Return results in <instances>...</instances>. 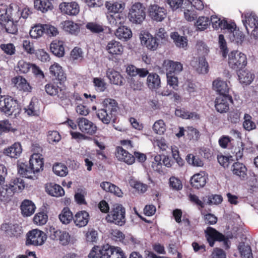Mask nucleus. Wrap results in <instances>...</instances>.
Instances as JSON below:
<instances>
[{"instance_id":"nucleus-10","label":"nucleus","mask_w":258,"mask_h":258,"mask_svg":"<svg viewBox=\"0 0 258 258\" xmlns=\"http://www.w3.org/2000/svg\"><path fill=\"white\" fill-rule=\"evenodd\" d=\"M31 171L34 175L43 170L44 159L42 155L39 153H34L29 159Z\"/></svg>"},{"instance_id":"nucleus-54","label":"nucleus","mask_w":258,"mask_h":258,"mask_svg":"<svg viewBox=\"0 0 258 258\" xmlns=\"http://www.w3.org/2000/svg\"><path fill=\"white\" fill-rule=\"evenodd\" d=\"M256 124L252 120V117L248 114L245 113L244 115L243 122V128L247 131H250L256 128Z\"/></svg>"},{"instance_id":"nucleus-44","label":"nucleus","mask_w":258,"mask_h":258,"mask_svg":"<svg viewBox=\"0 0 258 258\" xmlns=\"http://www.w3.org/2000/svg\"><path fill=\"white\" fill-rule=\"evenodd\" d=\"M105 7L109 12L118 13L124 10L125 4L123 3L107 2L105 4Z\"/></svg>"},{"instance_id":"nucleus-62","label":"nucleus","mask_w":258,"mask_h":258,"mask_svg":"<svg viewBox=\"0 0 258 258\" xmlns=\"http://www.w3.org/2000/svg\"><path fill=\"white\" fill-rule=\"evenodd\" d=\"M71 58L73 60L81 61L83 58V52L80 47H75L71 52Z\"/></svg>"},{"instance_id":"nucleus-14","label":"nucleus","mask_w":258,"mask_h":258,"mask_svg":"<svg viewBox=\"0 0 258 258\" xmlns=\"http://www.w3.org/2000/svg\"><path fill=\"white\" fill-rule=\"evenodd\" d=\"M149 14L153 20L161 22L165 18L167 12L164 8L160 7L157 5H153L149 7Z\"/></svg>"},{"instance_id":"nucleus-56","label":"nucleus","mask_w":258,"mask_h":258,"mask_svg":"<svg viewBox=\"0 0 258 258\" xmlns=\"http://www.w3.org/2000/svg\"><path fill=\"white\" fill-rule=\"evenodd\" d=\"M9 17L11 18L9 9L8 11L7 6L0 3V24L3 25Z\"/></svg>"},{"instance_id":"nucleus-35","label":"nucleus","mask_w":258,"mask_h":258,"mask_svg":"<svg viewBox=\"0 0 258 258\" xmlns=\"http://www.w3.org/2000/svg\"><path fill=\"white\" fill-rule=\"evenodd\" d=\"M106 76L111 83L117 85L123 84L124 79L119 72L113 69H108L106 71Z\"/></svg>"},{"instance_id":"nucleus-41","label":"nucleus","mask_w":258,"mask_h":258,"mask_svg":"<svg viewBox=\"0 0 258 258\" xmlns=\"http://www.w3.org/2000/svg\"><path fill=\"white\" fill-rule=\"evenodd\" d=\"M170 36L177 47L184 49H186L187 40L186 37L180 36L177 32L172 33Z\"/></svg>"},{"instance_id":"nucleus-38","label":"nucleus","mask_w":258,"mask_h":258,"mask_svg":"<svg viewBox=\"0 0 258 258\" xmlns=\"http://www.w3.org/2000/svg\"><path fill=\"white\" fill-rule=\"evenodd\" d=\"M50 49L55 55L58 57H61L64 54L63 42L61 41H53L50 44Z\"/></svg>"},{"instance_id":"nucleus-22","label":"nucleus","mask_w":258,"mask_h":258,"mask_svg":"<svg viewBox=\"0 0 258 258\" xmlns=\"http://www.w3.org/2000/svg\"><path fill=\"white\" fill-rule=\"evenodd\" d=\"M1 229L11 237L19 236L22 233L21 228L17 224L4 223L1 226Z\"/></svg>"},{"instance_id":"nucleus-59","label":"nucleus","mask_w":258,"mask_h":258,"mask_svg":"<svg viewBox=\"0 0 258 258\" xmlns=\"http://www.w3.org/2000/svg\"><path fill=\"white\" fill-rule=\"evenodd\" d=\"M86 28L94 33H99L104 30L102 25L95 22L88 23L86 25Z\"/></svg>"},{"instance_id":"nucleus-4","label":"nucleus","mask_w":258,"mask_h":258,"mask_svg":"<svg viewBox=\"0 0 258 258\" xmlns=\"http://www.w3.org/2000/svg\"><path fill=\"white\" fill-rule=\"evenodd\" d=\"M106 220L119 226L124 225L126 221L125 208L120 204L114 205L108 214Z\"/></svg>"},{"instance_id":"nucleus-50","label":"nucleus","mask_w":258,"mask_h":258,"mask_svg":"<svg viewBox=\"0 0 258 258\" xmlns=\"http://www.w3.org/2000/svg\"><path fill=\"white\" fill-rule=\"evenodd\" d=\"M73 218L72 213L68 208H64L59 215L60 221L64 224L70 223Z\"/></svg>"},{"instance_id":"nucleus-16","label":"nucleus","mask_w":258,"mask_h":258,"mask_svg":"<svg viewBox=\"0 0 258 258\" xmlns=\"http://www.w3.org/2000/svg\"><path fill=\"white\" fill-rule=\"evenodd\" d=\"M206 237L210 246L213 247L215 240L222 241L227 243V241L223 235L218 232L215 229L209 227L205 230Z\"/></svg>"},{"instance_id":"nucleus-18","label":"nucleus","mask_w":258,"mask_h":258,"mask_svg":"<svg viewBox=\"0 0 258 258\" xmlns=\"http://www.w3.org/2000/svg\"><path fill=\"white\" fill-rule=\"evenodd\" d=\"M61 12L69 16H76L80 12L79 5L75 2L62 3L59 6Z\"/></svg>"},{"instance_id":"nucleus-25","label":"nucleus","mask_w":258,"mask_h":258,"mask_svg":"<svg viewBox=\"0 0 258 258\" xmlns=\"http://www.w3.org/2000/svg\"><path fill=\"white\" fill-rule=\"evenodd\" d=\"M50 73L55 77L56 79L61 83L66 81V76L62 67L57 63H54L49 68Z\"/></svg>"},{"instance_id":"nucleus-20","label":"nucleus","mask_w":258,"mask_h":258,"mask_svg":"<svg viewBox=\"0 0 258 258\" xmlns=\"http://www.w3.org/2000/svg\"><path fill=\"white\" fill-rule=\"evenodd\" d=\"M163 66L166 71V74H178L183 70V64L178 61L171 60H165Z\"/></svg>"},{"instance_id":"nucleus-15","label":"nucleus","mask_w":258,"mask_h":258,"mask_svg":"<svg viewBox=\"0 0 258 258\" xmlns=\"http://www.w3.org/2000/svg\"><path fill=\"white\" fill-rule=\"evenodd\" d=\"M9 12L11 14V18L18 22L22 17L26 19L30 14V11L28 8H24L22 11L19 10V7L16 4H11L9 6Z\"/></svg>"},{"instance_id":"nucleus-63","label":"nucleus","mask_w":258,"mask_h":258,"mask_svg":"<svg viewBox=\"0 0 258 258\" xmlns=\"http://www.w3.org/2000/svg\"><path fill=\"white\" fill-rule=\"evenodd\" d=\"M47 219V215L45 213L40 212L35 215L33 221L37 225H43L46 223Z\"/></svg>"},{"instance_id":"nucleus-51","label":"nucleus","mask_w":258,"mask_h":258,"mask_svg":"<svg viewBox=\"0 0 258 258\" xmlns=\"http://www.w3.org/2000/svg\"><path fill=\"white\" fill-rule=\"evenodd\" d=\"M5 22H6V23L4 24V23L3 25H5V28L8 33L16 34L17 32V22H15V20L10 17H9Z\"/></svg>"},{"instance_id":"nucleus-11","label":"nucleus","mask_w":258,"mask_h":258,"mask_svg":"<svg viewBox=\"0 0 258 258\" xmlns=\"http://www.w3.org/2000/svg\"><path fill=\"white\" fill-rule=\"evenodd\" d=\"M142 45L146 47L151 50H155L158 46L156 38L150 33L147 32H142L139 36Z\"/></svg>"},{"instance_id":"nucleus-52","label":"nucleus","mask_w":258,"mask_h":258,"mask_svg":"<svg viewBox=\"0 0 258 258\" xmlns=\"http://www.w3.org/2000/svg\"><path fill=\"white\" fill-rule=\"evenodd\" d=\"M238 249L242 258H252V253L251 248L248 245L244 243H240L238 246Z\"/></svg>"},{"instance_id":"nucleus-27","label":"nucleus","mask_w":258,"mask_h":258,"mask_svg":"<svg viewBox=\"0 0 258 258\" xmlns=\"http://www.w3.org/2000/svg\"><path fill=\"white\" fill-rule=\"evenodd\" d=\"M214 90L218 92L220 95H228L229 87L228 83L220 78H217L213 82Z\"/></svg>"},{"instance_id":"nucleus-53","label":"nucleus","mask_w":258,"mask_h":258,"mask_svg":"<svg viewBox=\"0 0 258 258\" xmlns=\"http://www.w3.org/2000/svg\"><path fill=\"white\" fill-rule=\"evenodd\" d=\"M175 114L177 116L184 119H199L200 118L199 115L195 112H189L180 109H176Z\"/></svg>"},{"instance_id":"nucleus-8","label":"nucleus","mask_w":258,"mask_h":258,"mask_svg":"<svg viewBox=\"0 0 258 258\" xmlns=\"http://www.w3.org/2000/svg\"><path fill=\"white\" fill-rule=\"evenodd\" d=\"M46 234L38 229H33L27 234L26 245H41L46 241Z\"/></svg>"},{"instance_id":"nucleus-49","label":"nucleus","mask_w":258,"mask_h":258,"mask_svg":"<svg viewBox=\"0 0 258 258\" xmlns=\"http://www.w3.org/2000/svg\"><path fill=\"white\" fill-rule=\"evenodd\" d=\"M9 184L15 193L20 192L25 188L24 180L20 178L12 179Z\"/></svg>"},{"instance_id":"nucleus-12","label":"nucleus","mask_w":258,"mask_h":258,"mask_svg":"<svg viewBox=\"0 0 258 258\" xmlns=\"http://www.w3.org/2000/svg\"><path fill=\"white\" fill-rule=\"evenodd\" d=\"M77 123L79 130L84 134L89 135L94 134L97 130V127L91 121L84 117L77 119Z\"/></svg>"},{"instance_id":"nucleus-31","label":"nucleus","mask_w":258,"mask_h":258,"mask_svg":"<svg viewBox=\"0 0 258 258\" xmlns=\"http://www.w3.org/2000/svg\"><path fill=\"white\" fill-rule=\"evenodd\" d=\"M147 85L151 90H157L161 87L160 76L156 73H150L147 78Z\"/></svg>"},{"instance_id":"nucleus-55","label":"nucleus","mask_w":258,"mask_h":258,"mask_svg":"<svg viewBox=\"0 0 258 258\" xmlns=\"http://www.w3.org/2000/svg\"><path fill=\"white\" fill-rule=\"evenodd\" d=\"M93 83L95 90L97 92H104L106 88V83L105 82L104 80L101 78H94Z\"/></svg>"},{"instance_id":"nucleus-34","label":"nucleus","mask_w":258,"mask_h":258,"mask_svg":"<svg viewBox=\"0 0 258 258\" xmlns=\"http://www.w3.org/2000/svg\"><path fill=\"white\" fill-rule=\"evenodd\" d=\"M210 21L213 28L215 29L220 28L226 30L230 24L224 18L219 17L216 15L211 16Z\"/></svg>"},{"instance_id":"nucleus-26","label":"nucleus","mask_w":258,"mask_h":258,"mask_svg":"<svg viewBox=\"0 0 258 258\" xmlns=\"http://www.w3.org/2000/svg\"><path fill=\"white\" fill-rule=\"evenodd\" d=\"M12 84L20 90L25 92H30L31 87L27 80L20 76L13 78L11 80Z\"/></svg>"},{"instance_id":"nucleus-64","label":"nucleus","mask_w":258,"mask_h":258,"mask_svg":"<svg viewBox=\"0 0 258 258\" xmlns=\"http://www.w3.org/2000/svg\"><path fill=\"white\" fill-rule=\"evenodd\" d=\"M241 112L239 110H234L228 114V120L231 123H236L240 120Z\"/></svg>"},{"instance_id":"nucleus-47","label":"nucleus","mask_w":258,"mask_h":258,"mask_svg":"<svg viewBox=\"0 0 258 258\" xmlns=\"http://www.w3.org/2000/svg\"><path fill=\"white\" fill-rule=\"evenodd\" d=\"M184 17L185 19L188 22H192L197 18V13L192 8V6L186 5L185 7H183Z\"/></svg>"},{"instance_id":"nucleus-57","label":"nucleus","mask_w":258,"mask_h":258,"mask_svg":"<svg viewBox=\"0 0 258 258\" xmlns=\"http://www.w3.org/2000/svg\"><path fill=\"white\" fill-rule=\"evenodd\" d=\"M152 128L156 134L162 135L166 131V125L162 119H159L155 122Z\"/></svg>"},{"instance_id":"nucleus-2","label":"nucleus","mask_w":258,"mask_h":258,"mask_svg":"<svg viewBox=\"0 0 258 258\" xmlns=\"http://www.w3.org/2000/svg\"><path fill=\"white\" fill-rule=\"evenodd\" d=\"M89 258H125L124 253L119 247L108 244L100 247L94 246L88 254Z\"/></svg>"},{"instance_id":"nucleus-5","label":"nucleus","mask_w":258,"mask_h":258,"mask_svg":"<svg viewBox=\"0 0 258 258\" xmlns=\"http://www.w3.org/2000/svg\"><path fill=\"white\" fill-rule=\"evenodd\" d=\"M228 63L230 68L238 71L244 68L247 64V57L245 54L233 50L228 54Z\"/></svg>"},{"instance_id":"nucleus-61","label":"nucleus","mask_w":258,"mask_h":258,"mask_svg":"<svg viewBox=\"0 0 258 258\" xmlns=\"http://www.w3.org/2000/svg\"><path fill=\"white\" fill-rule=\"evenodd\" d=\"M53 171L55 174L60 176H66L68 172L67 167L61 163L55 164L53 167Z\"/></svg>"},{"instance_id":"nucleus-1","label":"nucleus","mask_w":258,"mask_h":258,"mask_svg":"<svg viewBox=\"0 0 258 258\" xmlns=\"http://www.w3.org/2000/svg\"><path fill=\"white\" fill-rule=\"evenodd\" d=\"M102 105L103 108L97 111L98 118L104 124H109L112 121L114 122L118 110L115 100L111 98L105 99L102 102Z\"/></svg>"},{"instance_id":"nucleus-46","label":"nucleus","mask_w":258,"mask_h":258,"mask_svg":"<svg viewBox=\"0 0 258 258\" xmlns=\"http://www.w3.org/2000/svg\"><path fill=\"white\" fill-rule=\"evenodd\" d=\"M25 113L28 116H38L40 109L37 102L32 100L28 106L24 108Z\"/></svg>"},{"instance_id":"nucleus-42","label":"nucleus","mask_w":258,"mask_h":258,"mask_svg":"<svg viewBox=\"0 0 258 258\" xmlns=\"http://www.w3.org/2000/svg\"><path fill=\"white\" fill-rule=\"evenodd\" d=\"M101 187L105 191L113 193L118 197L122 196L121 190L118 187L109 182H102L100 184Z\"/></svg>"},{"instance_id":"nucleus-48","label":"nucleus","mask_w":258,"mask_h":258,"mask_svg":"<svg viewBox=\"0 0 258 258\" xmlns=\"http://www.w3.org/2000/svg\"><path fill=\"white\" fill-rule=\"evenodd\" d=\"M210 21L208 17L205 16L199 17L195 25L197 29L200 31H203L208 28L210 26Z\"/></svg>"},{"instance_id":"nucleus-6","label":"nucleus","mask_w":258,"mask_h":258,"mask_svg":"<svg viewBox=\"0 0 258 258\" xmlns=\"http://www.w3.org/2000/svg\"><path fill=\"white\" fill-rule=\"evenodd\" d=\"M127 17L134 24H141L146 17L145 7L140 3H135L129 9Z\"/></svg>"},{"instance_id":"nucleus-58","label":"nucleus","mask_w":258,"mask_h":258,"mask_svg":"<svg viewBox=\"0 0 258 258\" xmlns=\"http://www.w3.org/2000/svg\"><path fill=\"white\" fill-rule=\"evenodd\" d=\"M186 160L190 165L196 167H203L204 166L203 161L198 157L193 154H189L186 156Z\"/></svg>"},{"instance_id":"nucleus-28","label":"nucleus","mask_w":258,"mask_h":258,"mask_svg":"<svg viewBox=\"0 0 258 258\" xmlns=\"http://www.w3.org/2000/svg\"><path fill=\"white\" fill-rule=\"evenodd\" d=\"M22 149L21 145L19 143H15L12 146L4 150V155L11 158H17L22 153Z\"/></svg>"},{"instance_id":"nucleus-24","label":"nucleus","mask_w":258,"mask_h":258,"mask_svg":"<svg viewBox=\"0 0 258 258\" xmlns=\"http://www.w3.org/2000/svg\"><path fill=\"white\" fill-rule=\"evenodd\" d=\"M207 181V177L205 172H201L194 174L190 178L191 186L196 188H200L205 186Z\"/></svg>"},{"instance_id":"nucleus-45","label":"nucleus","mask_w":258,"mask_h":258,"mask_svg":"<svg viewBox=\"0 0 258 258\" xmlns=\"http://www.w3.org/2000/svg\"><path fill=\"white\" fill-rule=\"evenodd\" d=\"M44 24H36L31 27L29 32L30 36L34 39H38L42 37L45 33Z\"/></svg>"},{"instance_id":"nucleus-17","label":"nucleus","mask_w":258,"mask_h":258,"mask_svg":"<svg viewBox=\"0 0 258 258\" xmlns=\"http://www.w3.org/2000/svg\"><path fill=\"white\" fill-rule=\"evenodd\" d=\"M190 65L201 74H206L209 71V65L204 57H194L190 62Z\"/></svg>"},{"instance_id":"nucleus-60","label":"nucleus","mask_w":258,"mask_h":258,"mask_svg":"<svg viewBox=\"0 0 258 258\" xmlns=\"http://www.w3.org/2000/svg\"><path fill=\"white\" fill-rule=\"evenodd\" d=\"M162 157L160 155H156L152 162L151 167L153 170L159 173L162 172Z\"/></svg>"},{"instance_id":"nucleus-43","label":"nucleus","mask_w":258,"mask_h":258,"mask_svg":"<svg viewBox=\"0 0 258 258\" xmlns=\"http://www.w3.org/2000/svg\"><path fill=\"white\" fill-rule=\"evenodd\" d=\"M34 6L37 10L43 13L46 12L53 8L51 2L48 0H35Z\"/></svg>"},{"instance_id":"nucleus-3","label":"nucleus","mask_w":258,"mask_h":258,"mask_svg":"<svg viewBox=\"0 0 258 258\" xmlns=\"http://www.w3.org/2000/svg\"><path fill=\"white\" fill-rule=\"evenodd\" d=\"M0 110L8 116L19 114L21 108L17 100L11 96H0Z\"/></svg>"},{"instance_id":"nucleus-9","label":"nucleus","mask_w":258,"mask_h":258,"mask_svg":"<svg viewBox=\"0 0 258 258\" xmlns=\"http://www.w3.org/2000/svg\"><path fill=\"white\" fill-rule=\"evenodd\" d=\"M242 22L248 34L250 29L258 26V16L255 13L248 11L241 14Z\"/></svg>"},{"instance_id":"nucleus-36","label":"nucleus","mask_w":258,"mask_h":258,"mask_svg":"<svg viewBox=\"0 0 258 258\" xmlns=\"http://www.w3.org/2000/svg\"><path fill=\"white\" fill-rule=\"evenodd\" d=\"M115 36L122 41H127L132 36L131 30L126 26L119 27L115 32Z\"/></svg>"},{"instance_id":"nucleus-29","label":"nucleus","mask_w":258,"mask_h":258,"mask_svg":"<svg viewBox=\"0 0 258 258\" xmlns=\"http://www.w3.org/2000/svg\"><path fill=\"white\" fill-rule=\"evenodd\" d=\"M46 191L49 195L59 197L64 195V191L59 185L54 183H48L45 185Z\"/></svg>"},{"instance_id":"nucleus-13","label":"nucleus","mask_w":258,"mask_h":258,"mask_svg":"<svg viewBox=\"0 0 258 258\" xmlns=\"http://www.w3.org/2000/svg\"><path fill=\"white\" fill-rule=\"evenodd\" d=\"M232 102V97L229 95H220L215 101L216 110L221 113L227 112L229 109V104Z\"/></svg>"},{"instance_id":"nucleus-7","label":"nucleus","mask_w":258,"mask_h":258,"mask_svg":"<svg viewBox=\"0 0 258 258\" xmlns=\"http://www.w3.org/2000/svg\"><path fill=\"white\" fill-rule=\"evenodd\" d=\"M63 83H49L45 86V90L47 94L63 100L67 97L66 87Z\"/></svg>"},{"instance_id":"nucleus-39","label":"nucleus","mask_w":258,"mask_h":258,"mask_svg":"<svg viewBox=\"0 0 258 258\" xmlns=\"http://www.w3.org/2000/svg\"><path fill=\"white\" fill-rule=\"evenodd\" d=\"M238 78L240 83L247 85L253 81L254 75L248 70H244L239 73Z\"/></svg>"},{"instance_id":"nucleus-40","label":"nucleus","mask_w":258,"mask_h":258,"mask_svg":"<svg viewBox=\"0 0 258 258\" xmlns=\"http://www.w3.org/2000/svg\"><path fill=\"white\" fill-rule=\"evenodd\" d=\"M17 169L18 173L24 177L33 179L37 178L36 175L32 173L30 167H28L23 163H21L17 165Z\"/></svg>"},{"instance_id":"nucleus-30","label":"nucleus","mask_w":258,"mask_h":258,"mask_svg":"<svg viewBox=\"0 0 258 258\" xmlns=\"http://www.w3.org/2000/svg\"><path fill=\"white\" fill-rule=\"evenodd\" d=\"M231 170L233 174L240 179L245 180L247 178V168L243 164L240 162L234 163L231 167Z\"/></svg>"},{"instance_id":"nucleus-37","label":"nucleus","mask_w":258,"mask_h":258,"mask_svg":"<svg viewBox=\"0 0 258 258\" xmlns=\"http://www.w3.org/2000/svg\"><path fill=\"white\" fill-rule=\"evenodd\" d=\"M60 26L63 30L72 34H76L80 31L79 26L72 21H63L61 23Z\"/></svg>"},{"instance_id":"nucleus-19","label":"nucleus","mask_w":258,"mask_h":258,"mask_svg":"<svg viewBox=\"0 0 258 258\" xmlns=\"http://www.w3.org/2000/svg\"><path fill=\"white\" fill-rule=\"evenodd\" d=\"M105 49L109 54L114 56H120L124 51V47L122 44L114 40L108 42Z\"/></svg>"},{"instance_id":"nucleus-32","label":"nucleus","mask_w":258,"mask_h":258,"mask_svg":"<svg viewBox=\"0 0 258 258\" xmlns=\"http://www.w3.org/2000/svg\"><path fill=\"white\" fill-rule=\"evenodd\" d=\"M36 207L33 202L29 200H24L21 205V210L24 216H31L35 212Z\"/></svg>"},{"instance_id":"nucleus-33","label":"nucleus","mask_w":258,"mask_h":258,"mask_svg":"<svg viewBox=\"0 0 258 258\" xmlns=\"http://www.w3.org/2000/svg\"><path fill=\"white\" fill-rule=\"evenodd\" d=\"M89 220V215L85 211L77 212L74 217V220L76 226L82 227L86 226Z\"/></svg>"},{"instance_id":"nucleus-23","label":"nucleus","mask_w":258,"mask_h":258,"mask_svg":"<svg viewBox=\"0 0 258 258\" xmlns=\"http://www.w3.org/2000/svg\"><path fill=\"white\" fill-rule=\"evenodd\" d=\"M226 31L228 33V37L231 41H235L236 43L242 42L244 37L241 32L236 29V26L234 23H230Z\"/></svg>"},{"instance_id":"nucleus-21","label":"nucleus","mask_w":258,"mask_h":258,"mask_svg":"<svg viewBox=\"0 0 258 258\" xmlns=\"http://www.w3.org/2000/svg\"><path fill=\"white\" fill-rule=\"evenodd\" d=\"M115 156L118 160L123 161L128 165L133 164L135 161L134 156L121 147L116 148Z\"/></svg>"}]
</instances>
